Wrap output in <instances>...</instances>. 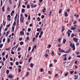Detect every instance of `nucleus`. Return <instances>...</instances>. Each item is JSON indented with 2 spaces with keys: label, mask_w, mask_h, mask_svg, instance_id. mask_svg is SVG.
<instances>
[{
  "label": "nucleus",
  "mask_w": 80,
  "mask_h": 80,
  "mask_svg": "<svg viewBox=\"0 0 80 80\" xmlns=\"http://www.w3.org/2000/svg\"><path fill=\"white\" fill-rule=\"evenodd\" d=\"M31 50V48L30 47H29L28 49V51H30Z\"/></svg>",
  "instance_id": "37"
},
{
  "label": "nucleus",
  "mask_w": 80,
  "mask_h": 80,
  "mask_svg": "<svg viewBox=\"0 0 80 80\" xmlns=\"http://www.w3.org/2000/svg\"><path fill=\"white\" fill-rule=\"evenodd\" d=\"M21 50V48L19 47L18 49V50Z\"/></svg>",
  "instance_id": "41"
},
{
  "label": "nucleus",
  "mask_w": 80,
  "mask_h": 80,
  "mask_svg": "<svg viewBox=\"0 0 80 80\" xmlns=\"http://www.w3.org/2000/svg\"><path fill=\"white\" fill-rule=\"evenodd\" d=\"M40 35H43V31H41L40 32Z\"/></svg>",
  "instance_id": "46"
},
{
  "label": "nucleus",
  "mask_w": 80,
  "mask_h": 80,
  "mask_svg": "<svg viewBox=\"0 0 80 80\" xmlns=\"http://www.w3.org/2000/svg\"><path fill=\"white\" fill-rule=\"evenodd\" d=\"M5 38H4L3 39L2 42H5Z\"/></svg>",
  "instance_id": "56"
},
{
  "label": "nucleus",
  "mask_w": 80,
  "mask_h": 80,
  "mask_svg": "<svg viewBox=\"0 0 80 80\" xmlns=\"http://www.w3.org/2000/svg\"><path fill=\"white\" fill-rule=\"evenodd\" d=\"M37 20H38V22H39V21H40V20H41V19L39 17H38V18Z\"/></svg>",
  "instance_id": "17"
},
{
  "label": "nucleus",
  "mask_w": 80,
  "mask_h": 80,
  "mask_svg": "<svg viewBox=\"0 0 80 80\" xmlns=\"http://www.w3.org/2000/svg\"><path fill=\"white\" fill-rule=\"evenodd\" d=\"M22 40V38H19V40H20V41H21Z\"/></svg>",
  "instance_id": "55"
},
{
  "label": "nucleus",
  "mask_w": 80,
  "mask_h": 80,
  "mask_svg": "<svg viewBox=\"0 0 80 80\" xmlns=\"http://www.w3.org/2000/svg\"><path fill=\"white\" fill-rule=\"evenodd\" d=\"M22 13H24V12L25 11V9H22Z\"/></svg>",
  "instance_id": "16"
},
{
  "label": "nucleus",
  "mask_w": 80,
  "mask_h": 80,
  "mask_svg": "<svg viewBox=\"0 0 80 80\" xmlns=\"http://www.w3.org/2000/svg\"><path fill=\"white\" fill-rule=\"evenodd\" d=\"M61 40V38H60L58 40V42H59V43H60V40Z\"/></svg>",
  "instance_id": "57"
},
{
  "label": "nucleus",
  "mask_w": 80,
  "mask_h": 80,
  "mask_svg": "<svg viewBox=\"0 0 80 80\" xmlns=\"http://www.w3.org/2000/svg\"><path fill=\"white\" fill-rule=\"evenodd\" d=\"M59 52H65V50H61L59 51Z\"/></svg>",
  "instance_id": "25"
},
{
  "label": "nucleus",
  "mask_w": 80,
  "mask_h": 80,
  "mask_svg": "<svg viewBox=\"0 0 80 80\" xmlns=\"http://www.w3.org/2000/svg\"><path fill=\"white\" fill-rule=\"evenodd\" d=\"M18 58H21V55H19L18 56Z\"/></svg>",
  "instance_id": "52"
},
{
  "label": "nucleus",
  "mask_w": 80,
  "mask_h": 80,
  "mask_svg": "<svg viewBox=\"0 0 80 80\" xmlns=\"http://www.w3.org/2000/svg\"><path fill=\"white\" fill-rule=\"evenodd\" d=\"M12 32H13L14 31V29H15V27H13L12 28Z\"/></svg>",
  "instance_id": "18"
},
{
  "label": "nucleus",
  "mask_w": 80,
  "mask_h": 80,
  "mask_svg": "<svg viewBox=\"0 0 80 80\" xmlns=\"http://www.w3.org/2000/svg\"><path fill=\"white\" fill-rule=\"evenodd\" d=\"M30 66L31 68H32V67H33V64L32 63H31L30 65Z\"/></svg>",
  "instance_id": "29"
},
{
  "label": "nucleus",
  "mask_w": 80,
  "mask_h": 80,
  "mask_svg": "<svg viewBox=\"0 0 80 80\" xmlns=\"http://www.w3.org/2000/svg\"><path fill=\"white\" fill-rule=\"evenodd\" d=\"M44 56H45L46 57V58H47V57L48 56V55L47 54V53H46L44 55Z\"/></svg>",
  "instance_id": "23"
},
{
  "label": "nucleus",
  "mask_w": 80,
  "mask_h": 80,
  "mask_svg": "<svg viewBox=\"0 0 80 80\" xmlns=\"http://www.w3.org/2000/svg\"><path fill=\"white\" fill-rule=\"evenodd\" d=\"M2 11H3V12H4L5 11V10H4V6H3V7L2 8Z\"/></svg>",
  "instance_id": "40"
},
{
  "label": "nucleus",
  "mask_w": 80,
  "mask_h": 80,
  "mask_svg": "<svg viewBox=\"0 0 80 80\" xmlns=\"http://www.w3.org/2000/svg\"><path fill=\"white\" fill-rule=\"evenodd\" d=\"M18 14H17V13L16 14V16H15V20L16 18H17V16H18Z\"/></svg>",
  "instance_id": "28"
},
{
  "label": "nucleus",
  "mask_w": 80,
  "mask_h": 80,
  "mask_svg": "<svg viewBox=\"0 0 80 80\" xmlns=\"http://www.w3.org/2000/svg\"><path fill=\"white\" fill-rule=\"evenodd\" d=\"M64 60H65V61H66V60H67V58L66 57H65V58L64 59Z\"/></svg>",
  "instance_id": "49"
},
{
  "label": "nucleus",
  "mask_w": 80,
  "mask_h": 80,
  "mask_svg": "<svg viewBox=\"0 0 80 80\" xmlns=\"http://www.w3.org/2000/svg\"><path fill=\"white\" fill-rule=\"evenodd\" d=\"M7 10L8 11H10V8L9 7H8Z\"/></svg>",
  "instance_id": "35"
},
{
  "label": "nucleus",
  "mask_w": 80,
  "mask_h": 80,
  "mask_svg": "<svg viewBox=\"0 0 80 80\" xmlns=\"http://www.w3.org/2000/svg\"><path fill=\"white\" fill-rule=\"evenodd\" d=\"M74 41H75V42H77V40H78L77 39V38H73V39Z\"/></svg>",
  "instance_id": "4"
},
{
  "label": "nucleus",
  "mask_w": 80,
  "mask_h": 80,
  "mask_svg": "<svg viewBox=\"0 0 80 80\" xmlns=\"http://www.w3.org/2000/svg\"><path fill=\"white\" fill-rule=\"evenodd\" d=\"M63 42L64 44H65V42H66V40H65V39H63Z\"/></svg>",
  "instance_id": "9"
},
{
  "label": "nucleus",
  "mask_w": 80,
  "mask_h": 80,
  "mask_svg": "<svg viewBox=\"0 0 80 80\" xmlns=\"http://www.w3.org/2000/svg\"><path fill=\"white\" fill-rule=\"evenodd\" d=\"M11 53H12V54H15V53L13 51L11 52Z\"/></svg>",
  "instance_id": "59"
},
{
  "label": "nucleus",
  "mask_w": 80,
  "mask_h": 80,
  "mask_svg": "<svg viewBox=\"0 0 80 80\" xmlns=\"http://www.w3.org/2000/svg\"><path fill=\"white\" fill-rule=\"evenodd\" d=\"M8 78H13V75L10 74L9 75L8 77Z\"/></svg>",
  "instance_id": "3"
},
{
  "label": "nucleus",
  "mask_w": 80,
  "mask_h": 80,
  "mask_svg": "<svg viewBox=\"0 0 80 80\" xmlns=\"http://www.w3.org/2000/svg\"><path fill=\"white\" fill-rule=\"evenodd\" d=\"M5 52H4L3 53H2V55H3V56H4V55H5Z\"/></svg>",
  "instance_id": "47"
},
{
  "label": "nucleus",
  "mask_w": 80,
  "mask_h": 80,
  "mask_svg": "<svg viewBox=\"0 0 80 80\" xmlns=\"http://www.w3.org/2000/svg\"><path fill=\"white\" fill-rule=\"evenodd\" d=\"M44 17L45 16H44V15H42V16L41 17V18H42V19H43Z\"/></svg>",
  "instance_id": "26"
},
{
  "label": "nucleus",
  "mask_w": 80,
  "mask_h": 80,
  "mask_svg": "<svg viewBox=\"0 0 80 80\" xmlns=\"http://www.w3.org/2000/svg\"><path fill=\"white\" fill-rule=\"evenodd\" d=\"M10 64L11 66H13V62H11Z\"/></svg>",
  "instance_id": "51"
},
{
  "label": "nucleus",
  "mask_w": 80,
  "mask_h": 80,
  "mask_svg": "<svg viewBox=\"0 0 80 80\" xmlns=\"http://www.w3.org/2000/svg\"><path fill=\"white\" fill-rule=\"evenodd\" d=\"M76 29V28H75V27L72 28H71V30H75V29Z\"/></svg>",
  "instance_id": "24"
},
{
  "label": "nucleus",
  "mask_w": 80,
  "mask_h": 80,
  "mask_svg": "<svg viewBox=\"0 0 80 80\" xmlns=\"http://www.w3.org/2000/svg\"><path fill=\"white\" fill-rule=\"evenodd\" d=\"M28 20H30V15H28Z\"/></svg>",
  "instance_id": "20"
},
{
  "label": "nucleus",
  "mask_w": 80,
  "mask_h": 80,
  "mask_svg": "<svg viewBox=\"0 0 80 80\" xmlns=\"http://www.w3.org/2000/svg\"><path fill=\"white\" fill-rule=\"evenodd\" d=\"M16 65H18V64H19L18 62H16Z\"/></svg>",
  "instance_id": "33"
},
{
  "label": "nucleus",
  "mask_w": 80,
  "mask_h": 80,
  "mask_svg": "<svg viewBox=\"0 0 80 80\" xmlns=\"http://www.w3.org/2000/svg\"><path fill=\"white\" fill-rule=\"evenodd\" d=\"M7 19L8 20V21H10V20H11V19H10V18H7Z\"/></svg>",
  "instance_id": "44"
},
{
  "label": "nucleus",
  "mask_w": 80,
  "mask_h": 80,
  "mask_svg": "<svg viewBox=\"0 0 80 80\" xmlns=\"http://www.w3.org/2000/svg\"><path fill=\"white\" fill-rule=\"evenodd\" d=\"M77 21H74V22L73 23V24H74V25H76L77 23Z\"/></svg>",
  "instance_id": "10"
},
{
  "label": "nucleus",
  "mask_w": 80,
  "mask_h": 80,
  "mask_svg": "<svg viewBox=\"0 0 80 80\" xmlns=\"http://www.w3.org/2000/svg\"><path fill=\"white\" fill-rule=\"evenodd\" d=\"M70 47L73 48V50H75V45L74 44L72 45V43H71L70 44Z\"/></svg>",
  "instance_id": "1"
},
{
  "label": "nucleus",
  "mask_w": 80,
  "mask_h": 80,
  "mask_svg": "<svg viewBox=\"0 0 80 80\" xmlns=\"http://www.w3.org/2000/svg\"><path fill=\"white\" fill-rule=\"evenodd\" d=\"M21 69H20V68H18V71L19 72H20L21 71Z\"/></svg>",
  "instance_id": "31"
},
{
  "label": "nucleus",
  "mask_w": 80,
  "mask_h": 80,
  "mask_svg": "<svg viewBox=\"0 0 80 80\" xmlns=\"http://www.w3.org/2000/svg\"><path fill=\"white\" fill-rule=\"evenodd\" d=\"M37 32H40V29L39 28H38L37 29Z\"/></svg>",
  "instance_id": "61"
},
{
  "label": "nucleus",
  "mask_w": 80,
  "mask_h": 80,
  "mask_svg": "<svg viewBox=\"0 0 80 80\" xmlns=\"http://www.w3.org/2000/svg\"><path fill=\"white\" fill-rule=\"evenodd\" d=\"M48 73H49V75H51V74H52V73H51V72H50V71H48Z\"/></svg>",
  "instance_id": "50"
},
{
  "label": "nucleus",
  "mask_w": 80,
  "mask_h": 80,
  "mask_svg": "<svg viewBox=\"0 0 80 80\" xmlns=\"http://www.w3.org/2000/svg\"><path fill=\"white\" fill-rule=\"evenodd\" d=\"M10 26V24H9L8 25H7L6 26V27H8H8H9Z\"/></svg>",
  "instance_id": "32"
},
{
  "label": "nucleus",
  "mask_w": 80,
  "mask_h": 80,
  "mask_svg": "<svg viewBox=\"0 0 80 80\" xmlns=\"http://www.w3.org/2000/svg\"><path fill=\"white\" fill-rule=\"evenodd\" d=\"M31 5L32 7V8H33V7H34V5H33V3H31Z\"/></svg>",
  "instance_id": "15"
},
{
  "label": "nucleus",
  "mask_w": 80,
  "mask_h": 80,
  "mask_svg": "<svg viewBox=\"0 0 80 80\" xmlns=\"http://www.w3.org/2000/svg\"><path fill=\"white\" fill-rule=\"evenodd\" d=\"M68 72H67L66 73H65V76H67V75H68Z\"/></svg>",
  "instance_id": "48"
},
{
  "label": "nucleus",
  "mask_w": 80,
  "mask_h": 80,
  "mask_svg": "<svg viewBox=\"0 0 80 80\" xmlns=\"http://www.w3.org/2000/svg\"><path fill=\"white\" fill-rule=\"evenodd\" d=\"M27 7L28 8H30V5H28Z\"/></svg>",
  "instance_id": "34"
},
{
  "label": "nucleus",
  "mask_w": 80,
  "mask_h": 80,
  "mask_svg": "<svg viewBox=\"0 0 80 80\" xmlns=\"http://www.w3.org/2000/svg\"><path fill=\"white\" fill-rule=\"evenodd\" d=\"M67 10L68 12H70V9H67Z\"/></svg>",
  "instance_id": "62"
},
{
  "label": "nucleus",
  "mask_w": 80,
  "mask_h": 80,
  "mask_svg": "<svg viewBox=\"0 0 80 80\" xmlns=\"http://www.w3.org/2000/svg\"><path fill=\"white\" fill-rule=\"evenodd\" d=\"M2 60H3V61H5V58H2Z\"/></svg>",
  "instance_id": "53"
},
{
  "label": "nucleus",
  "mask_w": 80,
  "mask_h": 80,
  "mask_svg": "<svg viewBox=\"0 0 80 80\" xmlns=\"http://www.w3.org/2000/svg\"><path fill=\"white\" fill-rule=\"evenodd\" d=\"M32 60V57H30V58H29V60H28V62H29V63H30V60Z\"/></svg>",
  "instance_id": "21"
},
{
  "label": "nucleus",
  "mask_w": 80,
  "mask_h": 80,
  "mask_svg": "<svg viewBox=\"0 0 80 80\" xmlns=\"http://www.w3.org/2000/svg\"><path fill=\"white\" fill-rule=\"evenodd\" d=\"M10 38H8V43H9L10 42Z\"/></svg>",
  "instance_id": "45"
},
{
  "label": "nucleus",
  "mask_w": 80,
  "mask_h": 80,
  "mask_svg": "<svg viewBox=\"0 0 80 80\" xmlns=\"http://www.w3.org/2000/svg\"><path fill=\"white\" fill-rule=\"evenodd\" d=\"M51 55L52 56H54V55H55V54H54V52H53V51H52Z\"/></svg>",
  "instance_id": "12"
},
{
  "label": "nucleus",
  "mask_w": 80,
  "mask_h": 80,
  "mask_svg": "<svg viewBox=\"0 0 80 80\" xmlns=\"http://www.w3.org/2000/svg\"><path fill=\"white\" fill-rule=\"evenodd\" d=\"M62 32H63L64 30H65V28H64V26H63L62 27Z\"/></svg>",
  "instance_id": "14"
},
{
  "label": "nucleus",
  "mask_w": 80,
  "mask_h": 80,
  "mask_svg": "<svg viewBox=\"0 0 80 80\" xmlns=\"http://www.w3.org/2000/svg\"><path fill=\"white\" fill-rule=\"evenodd\" d=\"M23 20H24V18L23 17H21L20 18V22L23 23Z\"/></svg>",
  "instance_id": "2"
},
{
  "label": "nucleus",
  "mask_w": 80,
  "mask_h": 80,
  "mask_svg": "<svg viewBox=\"0 0 80 80\" xmlns=\"http://www.w3.org/2000/svg\"><path fill=\"white\" fill-rule=\"evenodd\" d=\"M2 47H3V44H1L0 45V48H2Z\"/></svg>",
  "instance_id": "36"
},
{
  "label": "nucleus",
  "mask_w": 80,
  "mask_h": 80,
  "mask_svg": "<svg viewBox=\"0 0 80 80\" xmlns=\"http://www.w3.org/2000/svg\"><path fill=\"white\" fill-rule=\"evenodd\" d=\"M29 74H30V72H28L27 73L26 76H28V75H29Z\"/></svg>",
  "instance_id": "27"
},
{
  "label": "nucleus",
  "mask_w": 80,
  "mask_h": 80,
  "mask_svg": "<svg viewBox=\"0 0 80 80\" xmlns=\"http://www.w3.org/2000/svg\"><path fill=\"white\" fill-rule=\"evenodd\" d=\"M74 72V71H70V73L71 74H73V73Z\"/></svg>",
  "instance_id": "22"
},
{
  "label": "nucleus",
  "mask_w": 80,
  "mask_h": 80,
  "mask_svg": "<svg viewBox=\"0 0 80 80\" xmlns=\"http://www.w3.org/2000/svg\"><path fill=\"white\" fill-rule=\"evenodd\" d=\"M43 68H42L41 69V72H43Z\"/></svg>",
  "instance_id": "58"
},
{
  "label": "nucleus",
  "mask_w": 80,
  "mask_h": 80,
  "mask_svg": "<svg viewBox=\"0 0 80 80\" xmlns=\"http://www.w3.org/2000/svg\"><path fill=\"white\" fill-rule=\"evenodd\" d=\"M29 37H27V38H26V39L25 40V41L26 42H27V41H28V40H29Z\"/></svg>",
  "instance_id": "8"
},
{
  "label": "nucleus",
  "mask_w": 80,
  "mask_h": 80,
  "mask_svg": "<svg viewBox=\"0 0 80 80\" xmlns=\"http://www.w3.org/2000/svg\"><path fill=\"white\" fill-rule=\"evenodd\" d=\"M20 16H21V17H23V14H22L21 13L20 14Z\"/></svg>",
  "instance_id": "63"
},
{
  "label": "nucleus",
  "mask_w": 80,
  "mask_h": 80,
  "mask_svg": "<svg viewBox=\"0 0 80 80\" xmlns=\"http://www.w3.org/2000/svg\"><path fill=\"white\" fill-rule=\"evenodd\" d=\"M18 67L20 68H22V66L20 65H19L18 66Z\"/></svg>",
  "instance_id": "60"
},
{
  "label": "nucleus",
  "mask_w": 80,
  "mask_h": 80,
  "mask_svg": "<svg viewBox=\"0 0 80 80\" xmlns=\"http://www.w3.org/2000/svg\"><path fill=\"white\" fill-rule=\"evenodd\" d=\"M25 16L26 18H27V17H28V15H27V14H25Z\"/></svg>",
  "instance_id": "30"
},
{
  "label": "nucleus",
  "mask_w": 80,
  "mask_h": 80,
  "mask_svg": "<svg viewBox=\"0 0 80 80\" xmlns=\"http://www.w3.org/2000/svg\"><path fill=\"white\" fill-rule=\"evenodd\" d=\"M7 17H8V18H10V15H8Z\"/></svg>",
  "instance_id": "64"
},
{
  "label": "nucleus",
  "mask_w": 80,
  "mask_h": 80,
  "mask_svg": "<svg viewBox=\"0 0 80 80\" xmlns=\"http://www.w3.org/2000/svg\"><path fill=\"white\" fill-rule=\"evenodd\" d=\"M20 34L21 35H24V32L23 31H21L20 32Z\"/></svg>",
  "instance_id": "5"
},
{
  "label": "nucleus",
  "mask_w": 80,
  "mask_h": 80,
  "mask_svg": "<svg viewBox=\"0 0 80 80\" xmlns=\"http://www.w3.org/2000/svg\"><path fill=\"white\" fill-rule=\"evenodd\" d=\"M64 15H65V17H68V14H67V12H65Z\"/></svg>",
  "instance_id": "6"
},
{
  "label": "nucleus",
  "mask_w": 80,
  "mask_h": 80,
  "mask_svg": "<svg viewBox=\"0 0 80 80\" xmlns=\"http://www.w3.org/2000/svg\"><path fill=\"white\" fill-rule=\"evenodd\" d=\"M31 31V29L30 28H29L28 29V32H30Z\"/></svg>",
  "instance_id": "38"
},
{
  "label": "nucleus",
  "mask_w": 80,
  "mask_h": 80,
  "mask_svg": "<svg viewBox=\"0 0 80 80\" xmlns=\"http://www.w3.org/2000/svg\"><path fill=\"white\" fill-rule=\"evenodd\" d=\"M10 71L8 70H7L6 71L7 74H9Z\"/></svg>",
  "instance_id": "13"
},
{
  "label": "nucleus",
  "mask_w": 80,
  "mask_h": 80,
  "mask_svg": "<svg viewBox=\"0 0 80 80\" xmlns=\"http://www.w3.org/2000/svg\"><path fill=\"white\" fill-rule=\"evenodd\" d=\"M18 23H19V19H18L17 24L18 25Z\"/></svg>",
  "instance_id": "43"
},
{
  "label": "nucleus",
  "mask_w": 80,
  "mask_h": 80,
  "mask_svg": "<svg viewBox=\"0 0 80 80\" xmlns=\"http://www.w3.org/2000/svg\"><path fill=\"white\" fill-rule=\"evenodd\" d=\"M9 69H10V70H12V67H9Z\"/></svg>",
  "instance_id": "42"
},
{
  "label": "nucleus",
  "mask_w": 80,
  "mask_h": 80,
  "mask_svg": "<svg viewBox=\"0 0 80 80\" xmlns=\"http://www.w3.org/2000/svg\"><path fill=\"white\" fill-rule=\"evenodd\" d=\"M9 32H10V31H8L7 32L6 34V36H8V33H9Z\"/></svg>",
  "instance_id": "7"
},
{
  "label": "nucleus",
  "mask_w": 80,
  "mask_h": 80,
  "mask_svg": "<svg viewBox=\"0 0 80 80\" xmlns=\"http://www.w3.org/2000/svg\"><path fill=\"white\" fill-rule=\"evenodd\" d=\"M1 7H2L3 5V3H2V0L1 1Z\"/></svg>",
  "instance_id": "19"
},
{
  "label": "nucleus",
  "mask_w": 80,
  "mask_h": 80,
  "mask_svg": "<svg viewBox=\"0 0 80 80\" xmlns=\"http://www.w3.org/2000/svg\"><path fill=\"white\" fill-rule=\"evenodd\" d=\"M23 44V42H20V44L21 45H22Z\"/></svg>",
  "instance_id": "39"
},
{
  "label": "nucleus",
  "mask_w": 80,
  "mask_h": 80,
  "mask_svg": "<svg viewBox=\"0 0 80 80\" xmlns=\"http://www.w3.org/2000/svg\"><path fill=\"white\" fill-rule=\"evenodd\" d=\"M62 9H60L59 12V14H61V12H62Z\"/></svg>",
  "instance_id": "11"
},
{
  "label": "nucleus",
  "mask_w": 80,
  "mask_h": 80,
  "mask_svg": "<svg viewBox=\"0 0 80 80\" xmlns=\"http://www.w3.org/2000/svg\"><path fill=\"white\" fill-rule=\"evenodd\" d=\"M7 30H8V28H7L5 29L4 31H7Z\"/></svg>",
  "instance_id": "54"
}]
</instances>
